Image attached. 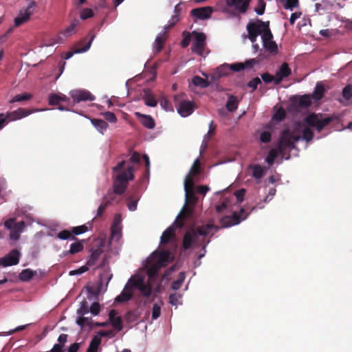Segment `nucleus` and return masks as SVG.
<instances>
[{"mask_svg":"<svg viewBox=\"0 0 352 352\" xmlns=\"http://www.w3.org/2000/svg\"><path fill=\"white\" fill-rule=\"evenodd\" d=\"M214 226L211 223L198 226L188 230L184 235L182 241V248L184 250L191 248L192 246H200L203 245L202 249L204 252L200 254L198 256L201 259L204 256L206 252V246L209 241L205 243V237L209 234Z\"/></svg>","mask_w":352,"mask_h":352,"instance_id":"obj_1","label":"nucleus"},{"mask_svg":"<svg viewBox=\"0 0 352 352\" xmlns=\"http://www.w3.org/2000/svg\"><path fill=\"white\" fill-rule=\"evenodd\" d=\"M302 136L294 135L289 129H284L280 135L278 149L280 154L284 155L286 150H292L295 148V142L301 138L307 142L312 140L314 133L308 126H305L302 131Z\"/></svg>","mask_w":352,"mask_h":352,"instance_id":"obj_2","label":"nucleus"},{"mask_svg":"<svg viewBox=\"0 0 352 352\" xmlns=\"http://www.w3.org/2000/svg\"><path fill=\"white\" fill-rule=\"evenodd\" d=\"M125 165V161L119 162L113 168V172H119L113 179V192L121 195L124 193L128 186V182L134 179V168L129 166L125 170L121 171Z\"/></svg>","mask_w":352,"mask_h":352,"instance_id":"obj_3","label":"nucleus"},{"mask_svg":"<svg viewBox=\"0 0 352 352\" xmlns=\"http://www.w3.org/2000/svg\"><path fill=\"white\" fill-rule=\"evenodd\" d=\"M184 94L175 96L174 102L178 113L182 117H187L195 111V105L193 102L184 100Z\"/></svg>","mask_w":352,"mask_h":352,"instance_id":"obj_4","label":"nucleus"},{"mask_svg":"<svg viewBox=\"0 0 352 352\" xmlns=\"http://www.w3.org/2000/svg\"><path fill=\"white\" fill-rule=\"evenodd\" d=\"M95 37L96 34L93 30H91L85 37L76 44L72 50L66 53L65 58L69 59L72 58L74 54L87 52L90 48Z\"/></svg>","mask_w":352,"mask_h":352,"instance_id":"obj_5","label":"nucleus"},{"mask_svg":"<svg viewBox=\"0 0 352 352\" xmlns=\"http://www.w3.org/2000/svg\"><path fill=\"white\" fill-rule=\"evenodd\" d=\"M249 213L243 208L239 212H234L230 216H225L221 219V225L223 228H228L235 226L247 219Z\"/></svg>","mask_w":352,"mask_h":352,"instance_id":"obj_6","label":"nucleus"},{"mask_svg":"<svg viewBox=\"0 0 352 352\" xmlns=\"http://www.w3.org/2000/svg\"><path fill=\"white\" fill-rule=\"evenodd\" d=\"M331 120V117L322 118L321 114L316 113L307 116L305 120L308 126L315 127L318 131H321Z\"/></svg>","mask_w":352,"mask_h":352,"instance_id":"obj_7","label":"nucleus"},{"mask_svg":"<svg viewBox=\"0 0 352 352\" xmlns=\"http://www.w3.org/2000/svg\"><path fill=\"white\" fill-rule=\"evenodd\" d=\"M252 0H226V6L232 8V14L234 16L247 12Z\"/></svg>","mask_w":352,"mask_h":352,"instance_id":"obj_8","label":"nucleus"},{"mask_svg":"<svg viewBox=\"0 0 352 352\" xmlns=\"http://www.w3.org/2000/svg\"><path fill=\"white\" fill-rule=\"evenodd\" d=\"M192 34L195 36V40L192 43L191 50L197 54L202 56L206 44V36L203 32H197L195 31H193Z\"/></svg>","mask_w":352,"mask_h":352,"instance_id":"obj_9","label":"nucleus"},{"mask_svg":"<svg viewBox=\"0 0 352 352\" xmlns=\"http://www.w3.org/2000/svg\"><path fill=\"white\" fill-rule=\"evenodd\" d=\"M129 283L131 285L132 287H135L140 290L143 296L148 297L152 292V287L150 283H146L142 277L137 278H131Z\"/></svg>","mask_w":352,"mask_h":352,"instance_id":"obj_10","label":"nucleus"},{"mask_svg":"<svg viewBox=\"0 0 352 352\" xmlns=\"http://www.w3.org/2000/svg\"><path fill=\"white\" fill-rule=\"evenodd\" d=\"M36 6L35 1H31L26 8L21 9L19 16L14 19L15 26H19L28 21Z\"/></svg>","mask_w":352,"mask_h":352,"instance_id":"obj_11","label":"nucleus"},{"mask_svg":"<svg viewBox=\"0 0 352 352\" xmlns=\"http://www.w3.org/2000/svg\"><path fill=\"white\" fill-rule=\"evenodd\" d=\"M184 226V222L179 221L175 219L173 223L169 226L162 234L160 243L162 244H167L172 238L175 236V230L177 228H181Z\"/></svg>","mask_w":352,"mask_h":352,"instance_id":"obj_12","label":"nucleus"},{"mask_svg":"<svg viewBox=\"0 0 352 352\" xmlns=\"http://www.w3.org/2000/svg\"><path fill=\"white\" fill-rule=\"evenodd\" d=\"M21 254L16 249L12 250L5 256L0 258V266L8 267L17 265L19 263Z\"/></svg>","mask_w":352,"mask_h":352,"instance_id":"obj_13","label":"nucleus"},{"mask_svg":"<svg viewBox=\"0 0 352 352\" xmlns=\"http://www.w3.org/2000/svg\"><path fill=\"white\" fill-rule=\"evenodd\" d=\"M170 253L168 251H154L149 258V261L160 264L162 267H165L168 263Z\"/></svg>","mask_w":352,"mask_h":352,"instance_id":"obj_14","label":"nucleus"},{"mask_svg":"<svg viewBox=\"0 0 352 352\" xmlns=\"http://www.w3.org/2000/svg\"><path fill=\"white\" fill-rule=\"evenodd\" d=\"M70 96L74 102L78 103L81 101H93L95 96L87 90H73L70 92Z\"/></svg>","mask_w":352,"mask_h":352,"instance_id":"obj_15","label":"nucleus"},{"mask_svg":"<svg viewBox=\"0 0 352 352\" xmlns=\"http://www.w3.org/2000/svg\"><path fill=\"white\" fill-rule=\"evenodd\" d=\"M103 247H104V242L100 241L99 245H98L97 248L96 249H91L90 252L91 254L88 257V259L87 261V265L89 267H91L94 265L99 258L100 257L102 253L103 252Z\"/></svg>","mask_w":352,"mask_h":352,"instance_id":"obj_16","label":"nucleus"},{"mask_svg":"<svg viewBox=\"0 0 352 352\" xmlns=\"http://www.w3.org/2000/svg\"><path fill=\"white\" fill-rule=\"evenodd\" d=\"M69 98L63 94H52L49 96V104L52 106H58L59 110H67V108H65L62 104V102H67Z\"/></svg>","mask_w":352,"mask_h":352,"instance_id":"obj_17","label":"nucleus"},{"mask_svg":"<svg viewBox=\"0 0 352 352\" xmlns=\"http://www.w3.org/2000/svg\"><path fill=\"white\" fill-rule=\"evenodd\" d=\"M258 23H259V29L261 30V34H262L263 43L273 39L272 33L270 29L269 21H263L258 19Z\"/></svg>","mask_w":352,"mask_h":352,"instance_id":"obj_18","label":"nucleus"},{"mask_svg":"<svg viewBox=\"0 0 352 352\" xmlns=\"http://www.w3.org/2000/svg\"><path fill=\"white\" fill-rule=\"evenodd\" d=\"M246 28L248 32V38L254 43L256 41L257 36L261 34L258 20L256 22L248 23Z\"/></svg>","mask_w":352,"mask_h":352,"instance_id":"obj_19","label":"nucleus"},{"mask_svg":"<svg viewBox=\"0 0 352 352\" xmlns=\"http://www.w3.org/2000/svg\"><path fill=\"white\" fill-rule=\"evenodd\" d=\"M190 12L192 16L204 20L210 17L212 12V8L209 6L195 8L192 9Z\"/></svg>","mask_w":352,"mask_h":352,"instance_id":"obj_20","label":"nucleus"},{"mask_svg":"<svg viewBox=\"0 0 352 352\" xmlns=\"http://www.w3.org/2000/svg\"><path fill=\"white\" fill-rule=\"evenodd\" d=\"M135 114L140 119L141 124L146 128L152 129L155 127V120L151 116L142 114L140 112H136Z\"/></svg>","mask_w":352,"mask_h":352,"instance_id":"obj_21","label":"nucleus"},{"mask_svg":"<svg viewBox=\"0 0 352 352\" xmlns=\"http://www.w3.org/2000/svg\"><path fill=\"white\" fill-rule=\"evenodd\" d=\"M133 296V289L131 285L130 286L129 284H127L125 287L123 291L121 292L120 295H118L115 301L116 302H124L129 300Z\"/></svg>","mask_w":352,"mask_h":352,"instance_id":"obj_22","label":"nucleus"},{"mask_svg":"<svg viewBox=\"0 0 352 352\" xmlns=\"http://www.w3.org/2000/svg\"><path fill=\"white\" fill-rule=\"evenodd\" d=\"M30 113L31 112L30 111H28L25 109L19 108L14 111L8 113L6 116L9 121H13L24 118L30 114Z\"/></svg>","mask_w":352,"mask_h":352,"instance_id":"obj_23","label":"nucleus"},{"mask_svg":"<svg viewBox=\"0 0 352 352\" xmlns=\"http://www.w3.org/2000/svg\"><path fill=\"white\" fill-rule=\"evenodd\" d=\"M193 212V206L191 205L186 204L183 207L182 210L180 211L179 214L177 215L176 219H178L179 221H182L184 223L185 219L187 217H190Z\"/></svg>","mask_w":352,"mask_h":352,"instance_id":"obj_24","label":"nucleus"},{"mask_svg":"<svg viewBox=\"0 0 352 352\" xmlns=\"http://www.w3.org/2000/svg\"><path fill=\"white\" fill-rule=\"evenodd\" d=\"M142 99L144 100L145 104L148 107H155L157 104V101L154 95L151 94V91L148 89L144 91Z\"/></svg>","mask_w":352,"mask_h":352,"instance_id":"obj_25","label":"nucleus"},{"mask_svg":"<svg viewBox=\"0 0 352 352\" xmlns=\"http://www.w3.org/2000/svg\"><path fill=\"white\" fill-rule=\"evenodd\" d=\"M84 245L82 244V241H77L76 243H73L70 245V248L69 250L65 251L63 254L65 256H67L69 254H74L78 252H80L83 250Z\"/></svg>","mask_w":352,"mask_h":352,"instance_id":"obj_26","label":"nucleus"},{"mask_svg":"<svg viewBox=\"0 0 352 352\" xmlns=\"http://www.w3.org/2000/svg\"><path fill=\"white\" fill-rule=\"evenodd\" d=\"M148 265L147 274L150 278H155L158 274L160 270L163 267L160 264L151 261H148Z\"/></svg>","mask_w":352,"mask_h":352,"instance_id":"obj_27","label":"nucleus"},{"mask_svg":"<svg viewBox=\"0 0 352 352\" xmlns=\"http://www.w3.org/2000/svg\"><path fill=\"white\" fill-rule=\"evenodd\" d=\"M100 344V338L98 336H94L89 343L87 352H98Z\"/></svg>","mask_w":352,"mask_h":352,"instance_id":"obj_28","label":"nucleus"},{"mask_svg":"<svg viewBox=\"0 0 352 352\" xmlns=\"http://www.w3.org/2000/svg\"><path fill=\"white\" fill-rule=\"evenodd\" d=\"M249 168L252 170V176L256 179L262 178L264 175V169L259 164H252L249 166Z\"/></svg>","mask_w":352,"mask_h":352,"instance_id":"obj_29","label":"nucleus"},{"mask_svg":"<svg viewBox=\"0 0 352 352\" xmlns=\"http://www.w3.org/2000/svg\"><path fill=\"white\" fill-rule=\"evenodd\" d=\"M295 103L301 108H307L311 104V97L309 95H303L299 97Z\"/></svg>","mask_w":352,"mask_h":352,"instance_id":"obj_30","label":"nucleus"},{"mask_svg":"<svg viewBox=\"0 0 352 352\" xmlns=\"http://www.w3.org/2000/svg\"><path fill=\"white\" fill-rule=\"evenodd\" d=\"M239 105V100L234 96H230L226 102V107L228 111L233 112L237 109Z\"/></svg>","mask_w":352,"mask_h":352,"instance_id":"obj_31","label":"nucleus"},{"mask_svg":"<svg viewBox=\"0 0 352 352\" xmlns=\"http://www.w3.org/2000/svg\"><path fill=\"white\" fill-rule=\"evenodd\" d=\"M91 122L101 133H103L108 126V124L101 119L93 118L91 120Z\"/></svg>","mask_w":352,"mask_h":352,"instance_id":"obj_32","label":"nucleus"},{"mask_svg":"<svg viewBox=\"0 0 352 352\" xmlns=\"http://www.w3.org/2000/svg\"><path fill=\"white\" fill-rule=\"evenodd\" d=\"M185 198L186 204L191 205L192 206H194L197 201V197L195 194L194 190H185Z\"/></svg>","mask_w":352,"mask_h":352,"instance_id":"obj_33","label":"nucleus"},{"mask_svg":"<svg viewBox=\"0 0 352 352\" xmlns=\"http://www.w3.org/2000/svg\"><path fill=\"white\" fill-rule=\"evenodd\" d=\"M34 274L35 272L31 269H25L20 272L19 278L21 281L27 282L29 281L34 276Z\"/></svg>","mask_w":352,"mask_h":352,"instance_id":"obj_34","label":"nucleus"},{"mask_svg":"<svg viewBox=\"0 0 352 352\" xmlns=\"http://www.w3.org/2000/svg\"><path fill=\"white\" fill-rule=\"evenodd\" d=\"M325 92L324 86L320 83H317L313 93V98L316 100L322 99Z\"/></svg>","mask_w":352,"mask_h":352,"instance_id":"obj_35","label":"nucleus"},{"mask_svg":"<svg viewBox=\"0 0 352 352\" xmlns=\"http://www.w3.org/2000/svg\"><path fill=\"white\" fill-rule=\"evenodd\" d=\"M166 40L165 35H158L155 41L153 48L156 53H158L161 52V50L163 49L164 43Z\"/></svg>","mask_w":352,"mask_h":352,"instance_id":"obj_36","label":"nucleus"},{"mask_svg":"<svg viewBox=\"0 0 352 352\" xmlns=\"http://www.w3.org/2000/svg\"><path fill=\"white\" fill-rule=\"evenodd\" d=\"M186 276L184 272H179L178 275V278L177 280H174L171 284V288L173 290H177L179 289L182 283H184L185 280Z\"/></svg>","mask_w":352,"mask_h":352,"instance_id":"obj_37","label":"nucleus"},{"mask_svg":"<svg viewBox=\"0 0 352 352\" xmlns=\"http://www.w3.org/2000/svg\"><path fill=\"white\" fill-rule=\"evenodd\" d=\"M277 73H278V75H280L285 78L291 75L292 70L289 68L288 63H284L280 65L279 69L277 71Z\"/></svg>","mask_w":352,"mask_h":352,"instance_id":"obj_38","label":"nucleus"},{"mask_svg":"<svg viewBox=\"0 0 352 352\" xmlns=\"http://www.w3.org/2000/svg\"><path fill=\"white\" fill-rule=\"evenodd\" d=\"M57 237L62 240L70 239L73 241H76L77 238L74 236L71 231L67 230H63L59 232L57 234Z\"/></svg>","mask_w":352,"mask_h":352,"instance_id":"obj_39","label":"nucleus"},{"mask_svg":"<svg viewBox=\"0 0 352 352\" xmlns=\"http://www.w3.org/2000/svg\"><path fill=\"white\" fill-rule=\"evenodd\" d=\"M230 71V65L228 64H223L217 68L215 75H217V78H220L228 75Z\"/></svg>","mask_w":352,"mask_h":352,"instance_id":"obj_40","label":"nucleus"},{"mask_svg":"<svg viewBox=\"0 0 352 352\" xmlns=\"http://www.w3.org/2000/svg\"><path fill=\"white\" fill-rule=\"evenodd\" d=\"M192 82L194 85L201 88H206L209 86L208 81L199 76L193 77Z\"/></svg>","mask_w":352,"mask_h":352,"instance_id":"obj_41","label":"nucleus"},{"mask_svg":"<svg viewBox=\"0 0 352 352\" xmlns=\"http://www.w3.org/2000/svg\"><path fill=\"white\" fill-rule=\"evenodd\" d=\"M263 47L272 54L278 53V47L275 41L273 40L265 41Z\"/></svg>","mask_w":352,"mask_h":352,"instance_id":"obj_42","label":"nucleus"},{"mask_svg":"<svg viewBox=\"0 0 352 352\" xmlns=\"http://www.w3.org/2000/svg\"><path fill=\"white\" fill-rule=\"evenodd\" d=\"M192 175L188 173L184 179V190H194V180Z\"/></svg>","mask_w":352,"mask_h":352,"instance_id":"obj_43","label":"nucleus"},{"mask_svg":"<svg viewBox=\"0 0 352 352\" xmlns=\"http://www.w3.org/2000/svg\"><path fill=\"white\" fill-rule=\"evenodd\" d=\"M283 2V7L286 10H292L294 8L298 6V0H280Z\"/></svg>","mask_w":352,"mask_h":352,"instance_id":"obj_44","label":"nucleus"},{"mask_svg":"<svg viewBox=\"0 0 352 352\" xmlns=\"http://www.w3.org/2000/svg\"><path fill=\"white\" fill-rule=\"evenodd\" d=\"M32 97V95L30 94H18L16 95L11 100L10 102L13 103L15 102H21L25 100H28L31 99Z\"/></svg>","mask_w":352,"mask_h":352,"instance_id":"obj_45","label":"nucleus"},{"mask_svg":"<svg viewBox=\"0 0 352 352\" xmlns=\"http://www.w3.org/2000/svg\"><path fill=\"white\" fill-rule=\"evenodd\" d=\"M88 230V228L86 225H82L79 226L73 227L71 230L72 234L79 235L86 232Z\"/></svg>","mask_w":352,"mask_h":352,"instance_id":"obj_46","label":"nucleus"},{"mask_svg":"<svg viewBox=\"0 0 352 352\" xmlns=\"http://www.w3.org/2000/svg\"><path fill=\"white\" fill-rule=\"evenodd\" d=\"M78 23V20H74L69 26L66 28L63 31L62 33L63 34H65V36H70V35L73 34L75 32V28H76Z\"/></svg>","mask_w":352,"mask_h":352,"instance_id":"obj_47","label":"nucleus"},{"mask_svg":"<svg viewBox=\"0 0 352 352\" xmlns=\"http://www.w3.org/2000/svg\"><path fill=\"white\" fill-rule=\"evenodd\" d=\"M342 96L346 100H349L352 98V85H347L345 86L342 92Z\"/></svg>","mask_w":352,"mask_h":352,"instance_id":"obj_48","label":"nucleus"},{"mask_svg":"<svg viewBox=\"0 0 352 352\" xmlns=\"http://www.w3.org/2000/svg\"><path fill=\"white\" fill-rule=\"evenodd\" d=\"M77 324L81 327L88 325L92 327L93 321L91 318L84 317L82 316L77 320Z\"/></svg>","mask_w":352,"mask_h":352,"instance_id":"obj_49","label":"nucleus"},{"mask_svg":"<svg viewBox=\"0 0 352 352\" xmlns=\"http://www.w3.org/2000/svg\"><path fill=\"white\" fill-rule=\"evenodd\" d=\"M89 309L87 302L86 300L82 301L80 303V307L77 311L78 314L80 316H84L86 314L89 313Z\"/></svg>","mask_w":352,"mask_h":352,"instance_id":"obj_50","label":"nucleus"},{"mask_svg":"<svg viewBox=\"0 0 352 352\" xmlns=\"http://www.w3.org/2000/svg\"><path fill=\"white\" fill-rule=\"evenodd\" d=\"M286 117V112L283 108H279L274 113L273 118L277 121H282Z\"/></svg>","mask_w":352,"mask_h":352,"instance_id":"obj_51","label":"nucleus"},{"mask_svg":"<svg viewBox=\"0 0 352 352\" xmlns=\"http://www.w3.org/2000/svg\"><path fill=\"white\" fill-rule=\"evenodd\" d=\"M199 173H200V162H199V159H197L194 162L189 173H190V175H197L199 174Z\"/></svg>","mask_w":352,"mask_h":352,"instance_id":"obj_52","label":"nucleus"},{"mask_svg":"<svg viewBox=\"0 0 352 352\" xmlns=\"http://www.w3.org/2000/svg\"><path fill=\"white\" fill-rule=\"evenodd\" d=\"M109 323H111L113 328L118 331H121L123 328L122 321L120 316H118L116 318V319L109 322Z\"/></svg>","mask_w":352,"mask_h":352,"instance_id":"obj_53","label":"nucleus"},{"mask_svg":"<svg viewBox=\"0 0 352 352\" xmlns=\"http://www.w3.org/2000/svg\"><path fill=\"white\" fill-rule=\"evenodd\" d=\"M272 133L269 131L261 132L260 135V140L263 143H268L271 141Z\"/></svg>","mask_w":352,"mask_h":352,"instance_id":"obj_54","label":"nucleus"},{"mask_svg":"<svg viewBox=\"0 0 352 352\" xmlns=\"http://www.w3.org/2000/svg\"><path fill=\"white\" fill-rule=\"evenodd\" d=\"M94 16V12L91 8H84L80 12V18L82 20L87 19Z\"/></svg>","mask_w":352,"mask_h":352,"instance_id":"obj_55","label":"nucleus"},{"mask_svg":"<svg viewBox=\"0 0 352 352\" xmlns=\"http://www.w3.org/2000/svg\"><path fill=\"white\" fill-rule=\"evenodd\" d=\"M266 3L264 0H258V6L255 8V12L258 15H262L265 12Z\"/></svg>","mask_w":352,"mask_h":352,"instance_id":"obj_56","label":"nucleus"},{"mask_svg":"<svg viewBox=\"0 0 352 352\" xmlns=\"http://www.w3.org/2000/svg\"><path fill=\"white\" fill-rule=\"evenodd\" d=\"M103 117L104 119L109 122L111 123H116L117 122V118L116 115L111 111H107L102 113Z\"/></svg>","mask_w":352,"mask_h":352,"instance_id":"obj_57","label":"nucleus"},{"mask_svg":"<svg viewBox=\"0 0 352 352\" xmlns=\"http://www.w3.org/2000/svg\"><path fill=\"white\" fill-rule=\"evenodd\" d=\"M277 157V151L276 149H272L269 152L268 155L267 156L265 161L270 165H272L275 158Z\"/></svg>","mask_w":352,"mask_h":352,"instance_id":"obj_58","label":"nucleus"},{"mask_svg":"<svg viewBox=\"0 0 352 352\" xmlns=\"http://www.w3.org/2000/svg\"><path fill=\"white\" fill-rule=\"evenodd\" d=\"M160 314H161V307L158 304L155 303L153 306V309H152V319L153 320L157 319L160 317Z\"/></svg>","mask_w":352,"mask_h":352,"instance_id":"obj_59","label":"nucleus"},{"mask_svg":"<svg viewBox=\"0 0 352 352\" xmlns=\"http://www.w3.org/2000/svg\"><path fill=\"white\" fill-rule=\"evenodd\" d=\"M179 21V17L177 14H175L172 16L171 19L168 21V24L165 26V30H169L173 28L178 21Z\"/></svg>","mask_w":352,"mask_h":352,"instance_id":"obj_60","label":"nucleus"},{"mask_svg":"<svg viewBox=\"0 0 352 352\" xmlns=\"http://www.w3.org/2000/svg\"><path fill=\"white\" fill-rule=\"evenodd\" d=\"M88 270H89V266L87 265V264H86L85 265H83V266L80 267V268H78L77 270H74L70 271L69 272V274L70 276L81 274H83L84 272H86Z\"/></svg>","mask_w":352,"mask_h":352,"instance_id":"obj_61","label":"nucleus"},{"mask_svg":"<svg viewBox=\"0 0 352 352\" xmlns=\"http://www.w3.org/2000/svg\"><path fill=\"white\" fill-rule=\"evenodd\" d=\"M261 83V80L258 77H256L248 82V86L252 89V91L256 90L257 86Z\"/></svg>","mask_w":352,"mask_h":352,"instance_id":"obj_62","label":"nucleus"},{"mask_svg":"<svg viewBox=\"0 0 352 352\" xmlns=\"http://www.w3.org/2000/svg\"><path fill=\"white\" fill-rule=\"evenodd\" d=\"M100 311V305L98 302H94L89 308V311L94 316H97Z\"/></svg>","mask_w":352,"mask_h":352,"instance_id":"obj_63","label":"nucleus"},{"mask_svg":"<svg viewBox=\"0 0 352 352\" xmlns=\"http://www.w3.org/2000/svg\"><path fill=\"white\" fill-rule=\"evenodd\" d=\"M160 105L162 107L163 109H164L166 111H169L171 109L172 106L170 102L168 101V99L166 98H162L160 100Z\"/></svg>","mask_w":352,"mask_h":352,"instance_id":"obj_64","label":"nucleus"}]
</instances>
